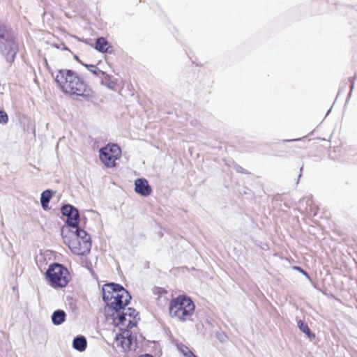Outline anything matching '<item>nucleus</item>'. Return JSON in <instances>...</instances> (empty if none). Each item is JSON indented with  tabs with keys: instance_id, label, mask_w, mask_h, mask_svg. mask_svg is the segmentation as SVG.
Returning a JSON list of instances; mask_svg holds the SVG:
<instances>
[{
	"instance_id": "nucleus-5",
	"label": "nucleus",
	"mask_w": 357,
	"mask_h": 357,
	"mask_svg": "<svg viewBox=\"0 0 357 357\" xmlns=\"http://www.w3.org/2000/svg\"><path fill=\"white\" fill-rule=\"evenodd\" d=\"M46 276L53 287H64L70 279L68 269L57 263H54L48 267Z\"/></svg>"
},
{
	"instance_id": "nucleus-26",
	"label": "nucleus",
	"mask_w": 357,
	"mask_h": 357,
	"mask_svg": "<svg viewBox=\"0 0 357 357\" xmlns=\"http://www.w3.org/2000/svg\"><path fill=\"white\" fill-rule=\"evenodd\" d=\"M139 357H153V356H151V355H149V354H146V355H144V356H141Z\"/></svg>"
},
{
	"instance_id": "nucleus-20",
	"label": "nucleus",
	"mask_w": 357,
	"mask_h": 357,
	"mask_svg": "<svg viewBox=\"0 0 357 357\" xmlns=\"http://www.w3.org/2000/svg\"><path fill=\"white\" fill-rule=\"evenodd\" d=\"M297 325L298 328L305 334H306L309 337H311V331L307 326V324H305L302 320H298L297 321Z\"/></svg>"
},
{
	"instance_id": "nucleus-9",
	"label": "nucleus",
	"mask_w": 357,
	"mask_h": 357,
	"mask_svg": "<svg viewBox=\"0 0 357 357\" xmlns=\"http://www.w3.org/2000/svg\"><path fill=\"white\" fill-rule=\"evenodd\" d=\"M135 191L142 196L148 197L151 194L152 189L146 179L137 178L135 181Z\"/></svg>"
},
{
	"instance_id": "nucleus-3",
	"label": "nucleus",
	"mask_w": 357,
	"mask_h": 357,
	"mask_svg": "<svg viewBox=\"0 0 357 357\" xmlns=\"http://www.w3.org/2000/svg\"><path fill=\"white\" fill-rule=\"evenodd\" d=\"M102 291L104 302L109 308L114 311L126 307L131 299L128 291L118 284H105Z\"/></svg>"
},
{
	"instance_id": "nucleus-2",
	"label": "nucleus",
	"mask_w": 357,
	"mask_h": 357,
	"mask_svg": "<svg viewBox=\"0 0 357 357\" xmlns=\"http://www.w3.org/2000/svg\"><path fill=\"white\" fill-rule=\"evenodd\" d=\"M61 236L64 243L73 253L85 255L89 253L91 248L90 236L83 229L69 231V227H63Z\"/></svg>"
},
{
	"instance_id": "nucleus-23",
	"label": "nucleus",
	"mask_w": 357,
	"mask_h": 357,
	"mask_svg": "<svg viewBox=\"0 0 357 357\" xmlns=\"http://www.w3.org/2000/svg\"><path fill=\"white\" fill-rule=\"evenodd\" d=\"M8 117L7 114L3 111H0V123H7Z\"/></svg>"
},
{
	"instance_id": "nucleus-4",
	"label": "nucleus",
	"mask_w": 357,
	"mask_h": 357,
	"mask_svg": "<svg viewBox=\"0 0 357 357\" xmlns=\"http://www.w3.org/2000/svg\"><path fill=\"white\" fill-rule=\"evenodd\" d=\"M169 310L172 317L185 321L194 313L195 305L189 297L180 296L171 301Z\"/></svg>"
},
{
	"instance_id": "nucleus-14",
	"label": "nucleus",
	"mask_w": 357,
	"mask_h": 357,
	"mask_svg": "<svg viewBox=\"0 0 357 357\" xmlns=\"http://www.w3.org/2000/svg\"><path fill=\"white\" fill-rule=\"evenodd\" d=\"M73 347L79 351H84L86 347V339L82 335L74 338L73 341Z\"/></svg>"
},
{
	"instance_id": "nucleus-18",
	"label": "nucleus",
	"mask_w": 357,
	"mask_h": 357,
	"mask_svg": "<svg viewBox=\"0 0 357 357\" xmlns=\"http://www.w3.org/2000/svg\"><path fill=\"white\" fill-rule=\"evenodd\" d=\"M84 66L88 69L93 75L102 78L103 75H105V73L100 70L96 66L94 65H89L84 64Z\"/></svg>"
},
{
	"instance_id": "nucleus-17",
	"label": "nucleus",
	"mask_w": 357,
	"mask_h": 357,
	"mask_svg": "<svg viewBox=\"0 0 357 357\" xmlns=\"http://www.w3.org/2000/svg\"><path fill=\"white\" fill-rule=\"evenodd\" d=\"M107 41L102 37L99 38L96 42V49L101 52H107Z\"/></svg>"
},
{
	"instance_id": "nucleus-8",
	"label": "nucleus",
	"mask_w": 357,
	"mask_h": 357,
	"mask_svg": "<svg viewBox=\"0 0 357 357\" xmlns=\"http://www.w3.org/2000/svg\"><path fill=\"white\" fill-rule=\"evenodd\" d=\"M121 333L117 334L115 339L116 347H119L123 351H135L137 347L136 337L132 335L129 328L124 327L119 328Z\"/></svg>"
},
{
	"instance_id": "nucleus-1",
	"label": "nucleus",
	"mask_w": 357,
	"mask_h": 357,
	"mask_svg": "<svg viewBox=\"0 0 357 357\" xmlns=\"http://www.w3.org/2000/svg\"><path fill=\"white\" fill-rule=\"evenodd\" d=\"M55 82L65 94L81 96L86 100L95 97L92 89L76 72L72 70H59L56 72Z\"/></svg>"
},
{
	"instance_id": "nucleus-21",
	"label": "nucleus",
	"mask_w": 357,
	"mask_h": 357,
	"mask_svg": "<svg viewBox=\"0 0 357 357\" xmlns=\"http://www.w3.org/2000/svg\"><path fill=\"white\" fill-rule=\"evenodd\" d=\"M103 77L104 79L101 81V84L107 86L109 89H114L116 84L111 79V76L105 73V75H103L102 78Z\"/></svg>"
},
{
	"instance_id": "nucleus-13",
	"label": "nucleus",
	"mask_w": 357,
	"mask_h": 357,
	"mask_svg": "<svg viewBox=\"0 0 357 357\" xmlns=\"http://www.w3.org/2000/svg\"><path fill=\"white\" fill-rule=\"evenodd\" d=\"M66 317V314L63 310H57L52 315V321L56 326L61 325L65 321Z\"/></svg>"
},
{
	"instance_id": "nucleus-19",
	"label": "nucleus",
	"mask_w": 357,
	"mask_h": 357,
	"mask_svg": "<svg viewBox=\"0 0 357 357\" xmlns=\"http://www.w3.org/2000/svg\"><path fill=\"white\" fill-rule=\"evenodd\" d=\"M177 349L184 357H193L194 354L186 346L181 344L177 345Z\"/></svg>"
},
{
	"instance_id": "nucleus-25",
	"label": "nucleus",
	"mask_w": 357,
	"mask_h": 357,
	"mask_svg": "<svg viewBox=\"0 0 357 357\" xmlns=\"http://www.w3.org/2000/svg\"><path fill=\"white\" fill-rule=\"evenodd\" d=\"M125 318L126 319L127 321L128 322V320H130V321H132V318H130V316H124Z\"/></svg>"
},
{
	"instance_id": "nucleus-24",
	"label": "nucleus",
	"mask_w": 357,
	"mask_h": 357,
	"mask_svg": "<svg viewBox=\"0 0 357 357\" xmlns=\"http://www.w3.org/2000/svg\"><path fill=\"white\" fill-rule=\"evenodd\" d=\"M294 268L297 271H298L299 272L302 273L303 275H307V273L303 269L301 268V267H298V266H295Z\"/></svg>"
},
{
	"instance_id": "nucleus-10",
	"label": "nucleus",
	"mask_w": 357,
	"mask_h": 357,
	"mask_svg": "<svg viewBox=\"0 0 357 357\" xmlns=\"http://www.w3.org/2000/svg\"><path fill=\"white\" fill-rule=\"evenodd\" d=\"M153 294L161 305H167L172 297L171 293H169L167 290L161 287H155L153 289Z\"/></svg>"
},
{
	"instance_id": "nucleus-11",
	"label": "nucleus",
	"mask_w": 357,
	"mask_h": 357,
	"mask_svg": "<svg viewBox=\"0 0 357 357\" xmlns=\"http://www.w3.org/2000/svg\"><path fill=\"white\" fill-rule=\"evenodd\" d=\"M79 214L78 210L75 211V213H72L70 215L67 217L66 225L63 227H69V231H73L80 229L78 227Z\"/></svg>"
},
{
	"instance_id": "nucleus-6",
	"label": "nucleus",
	"mask_w": 357,
	"mask_h": 357,
	"mask_svg": "<svg viewBox=\"0 0 357 357\" xmlns=\"http://www.w3.org/2000/svg\"><path fill=\"white\" fill-rule=\"evenodd\" d=\"M137 312L135 309L131 307L126 309L123 307L122 309L115 310L112 313L113 323L121 329H123L124 327L132 328L137 323Z\"/></svg>"
},
{
	"instance_id": "nucleus-12",
	"label": "nucleus",
	"mask_w": 357,
	"mask_h": 357,
	"mask_svg": "<svg viewBox=\"0 0 357 357\" xmlns=\"http://www.w3.org/2000/svg\"><path fill=\"white\" fill-rule=\"evenodd\" d=\"M303 202H305L306 204V207L304 208L305 211L310 215L314 216L317 214L318 208L313 204L311 197H306L301 199L299 202L301 206Z\"/></svg>"
},
{
	"instance_id": "nucleus-7",
	"label": "nucleus",
	"mask_w": 357,
	"mask_h": 357,
	"mask_svg": "<svg viewBox=\"0 0 357 357\" xmlns=\"http://www.w3.org/2000/svg\"><path fill=\"white\" fill-rule=\"evenodd\" d=\"M99 156L101 162L108 168L116 166V161L121 155V150L116 144H107L99 151Z\"/></svg>"
},
{
	"instance_id": "nucleus-16",
	"label": "nucleus",
	"mask_w": 357,
	"mask_h": 357,
	"mask_svg": "<svg viewBox=\"0 0 357 357\" xmlns=\"http://www.w3.org/2000/svg\"><path fill=\"white\" fill-rule=\"evenodd\" d=\"M52 197V193L50 190H46L43 191L41 194L40 197V203L42 207L46 210L48 208V204Z\"/></svg>"
},
{
	"instance_id": "nucleus-22",
	"label": "nucleus",
	"mask_w": 357,
	"mask_h": 357,
	"mask_svg": "<svg viewBox=\"0 0 357 357\" xmlns=\"http://www.w3.org/2000/svg\"><path fill=\"white\" fill-rule=\"evenodd\" d=\"M77 208H75L74 206L70 205V204H66V205H64L63 206H62L61 209V213L64 215V216H69L70 215V214H72V213H75V211H76Z\"/></svg>"
},
{
	"instance_id": "nucleus-15",
	"label": "nucleus",
	"mask_w": 357,
	"mask_h": 357,
	"mask_svg": "<svg viewBox=\"0 0 357 357\" xmlns=\"http://www.w3.org/2000/svg\"><path fill=\"white\" fill-rule=\"evenodd\" d=\"M7 56L14 59L17 52V45L13 40H6V49Z\"/></svg>"
}]
</instances>
